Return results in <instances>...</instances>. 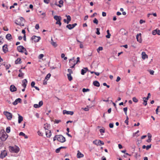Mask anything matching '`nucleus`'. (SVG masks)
<instances>
[{"label": "nucleus", "instance_id": "nucleus-1", "mask_svg": "<svg viewBox=\"0 0 160 160\" xmlns=\"http://www.w3.org/2000/svg\"><path fill=\"white\" fill-rule=\"evenodd\" d=\"M8 137V135L4 130H1L0 132V139L2 141H5Z\"/></svg>", "mask_w": 160, "mask_h": 160}, {"label": "nucleus", "instance_id": "nucleus-2", "mask_svg": "<svg viewBox=\"0 0 160 160\" xmlns=\"http://www.w3.org/2000/svg\"><path fill=\"white\" fill-rule=\"evenodd\" d=\"M57 140L59 142L63 143L65 142L66 139L62 135H57Z\"/></svg>", "mask_w": 160, "mask_h": 160}, {"label": "nucleus", "instance_id": "nucleus-3", "mask_svg": "<svg viewBox=\"0 0 160 160\" xmlns=\"http://www.w3.org/2000/svg\"><path fill=\"white\" fill-rule=\"evenodd\" d=\"M10 151L12 152L18 153L19 151V148L18 146H15L13 147H10Z\"/></svg>", "mask_w": 160, "mask_h": 160}, {"label": "nucleus", "instance_id": "nucleus-4", "mask_svg": "<svg viewBox=\"0 0 160 160\" xmlns=\"http://www.w3.org/2000/svg\"><path fill=\"white\" fill-rule=\"evenodd\" d=\"M3 114L7 117V119L8 120H11L12 119V115L11 113L8 111H4Z\"/></svg>", "mask_w": 160, "mask_h": 160}, {"label": "nucleus", "instance_id": "nucleus-5", "mask_svg": "<svg viewBox=\"0 0 160 160\" xmlns=\"http://www.w3.org/2000/svg\"><path fill=\"white\" fill-rule=\"evenodd\" d=\"M93 143L94 144L98 146H101L104 144V142L100 140H95L93 141Z\"/></svg>", "mask_w": 160, "mask_h": 160}, {"label": "nucleus", "instance_id": "nucleus-6", "mask_svg": "<svg viewBox=\"0 0 160 160\" xmlns=\"http://www.w3.org/2000/svg\"><path fill=\"white\" fill-rule=\"evenodd\" d=\"M17 50L19 52H24V51H26V48L20 45L17 47Z\"/></svg>", "mask_w": 160, "mask_h": 160}, {"label": "nucleus", "instance_id": "nucleus-7", "mask_svg": "<svg viewBox=\"0 0 160 160\" xmlns=\"http://www.w3.org/2000/svg\"><path fill=\"white\" fill-rule=\"evenodd\" d=\"M32 40H33L35 42H38L41 39L40 37H37L36 36H33L31 38Z\"/></svg>", "mask_w": 160, "mask_h": 160}, {"label": "nucleus", "instance_id": "nucleus-8", "mask_svg": "<svg viewBox=\"0 0 160 160\" xmlns=\"http://www.w3.org/2000/svg\"><path fill=\"white\" fill-rule=\"evenodd\" d=\"M136 39L137 41L139 42H142V40L141 38V33H139L137 35Z\"/></svg>", "mask_w": 160, "mask_h": 160}, {"label": "nucleus", "instance_id": "nucleus-9", "mask_svg": "<svg viewBox=\"0 0 160 160\" xmlns=\"http://www.w3.org/2000/svg\"><path fill=\"white\" fill-rule=\"evenodd\" d=\"M7 155V153L6 150H4L1 152L0 155V158H3Z\"/></svg>", "mask_w": 160, "mask_h": 160}, {"label": "nucleus", "instance_id": "nucleus-10", "mask_svg": "<svg viewBox=\"0 0 160 160\" xmlns=\"http://www.w3.org/2000/svg\"><path fill=\"white\" fill-rule=\"evenodd\" d=\"M73 113H74L73 111H67L66 110H63V114H67L72 115H73Z\"/></svg>", "mask_w": 160, "mask_h": 160}, {"label": "nucleus", "instance_id": "nucleus-11", "mask_svg": "<svg viewBox=\"0 0 160 160\" xmlns=\"http://www.w3.org/2000/svg\"><path fill=\"white\" fill-rule=\"evenodd\" d=\"M2 50L3 52L6 53L8 51V45L7 44H5L2 47Z\"/></svg>", "mask_w": 160, "mask_h": 160}, {"label": "nucleus", "instance_id": "nucleus-12", "mask_svg": "<svg viewBox=\"0 0 160 160\" xmlns=\"http://www.w3.org/2000/svg\"><path fill=\"white\" fill-rule=\"evenodd\" d=\"M27 82V80L26 79L22 80V85L24 88H26Z\"/></svg>", "mask_w": 160, "mask_h": 160}, {"label": "nucleus", "instance_id": "nucleus-13", "mask_svg": "<svg viewBox=\"0 0 160 160\" xmlns=\"http://www.w3.org/2000/svg\"><path fill=\"white\" fill-rule=\"evenodd\" d=\"M21 99L20 98H18L15 100L12 103L13 105H17L18 102H21Z\"/></svg>", "mask_w": 160, "mask_h": 160}, {"label": "nucleus", "instance_id": "nucleus-14", "mask_svg": "<svg viewBox=\"0 0 160 160\" xmlns=\"http://www.w3.org/2000/svg\"><path fill=\"white\" fill-rule=\"evenodd\" d=\"M88 71L87 68H84V69H82L81 70V74L82 75H84Z\"/></svg>", "mask_w": 160, "mask_h": 160}, {"label": "nucleus", "instance_id": "nucleus-15", "mask_svg": "<svg viewBox=\"0 0 160 160\" xmlns=\"http://www.w3.org/2000/svg\"><path fill=\"white\" fill-rule=\"evenodd\" d=\"M10 90L11 92H13L17 90V88L14 85H11L10 87Z\"/></svg>", "mask_w": 160, "mask_h": 160}, {"label": "nucleus", "instance_id": "nucleus-16", "mask_svg": "<svg viewBox=\"0 0 160 160\" xmlns=\"http://www.w3.org/2000/svg\"><path fill=\"white\" fill-rule=\"evenodd\" d=\"M143 99L144 101L143 104L144 106H146L147 104V101L148 100V97H144L143 98Z\"/></svg>", "mask_w": 160, "mask_h": 160}, {"label": "nucleus", "instance_id": "nucleus-17", "mask_svg": "<svg viewBox=\"0 0 160 160\" xmlns=\"http://www.w3.org/2000/svg\"><path fill=\"white\" fill-rule=\"evenodd\" d=\"M54 19L57 21H61L62 19V18L60 16H58L57 15H55L54 17Z\"/></svg>", "mask_w": 160, "mask_h": 160}, {"label": "nucleus", "instance_id": "nucleus-18", "mask_svg": "<svg viewBox=\"0 0 160 160\" xmlns=\"http://www.w3.org/2000/svg\"><path fill=\"white\" fill-rule=\"evenodd\" d=\"M78 152L77 154V157L78 158H82L83 157V155L79 152V151H78Z\"/></svg>", "mask_w": 160, "mask_h": 160}, {"label": "nucleus", "instance_id": "nucleus-19", "mask_svg": "<svg viewBox=\"0 0 160 160\" xmlns=\"http://www.w3.org/2000/svg\"><path fill=\"white\" fill-rule=\"evenodd\" d=\"M50 127V124L46 123L44 124V128L45 130H48V129H49Z\"/></svg>", "mask_w": 160, "mask_h": 160}, {"label": "nucleus", "instance_id": "nucleus-20", "mask_svg": "<svg viewBox=\"0 0 160 160\" xmlns=\"http://www.w3.org/2000/svg\"><path fill=\"white\" fill-rule=\"evenodd\" d=\"M18 122L19 123H20L23 120V117L21 116L20 115L18 114Z\"/></svg>", "mask_w": 160, "mask_h": 160}, {"label": "nucleus", "instance_id": "nucleus-21", "mask_svg": "<svg viewBox=\"0 0 160 160\" xmlns=\"http://www.w3.org/2000/svg\"><path fill=\"white\" fill-rule=\"evenodd\" d=\"M142 58L143 59H144L148 58V55H146L144 52H142Z\"/></svg>", "mask_w": 160, "mask_h": 160}, {"label": "nucleus", "instance_id": "nucleus-22", "mask_svg": "<svg viewBox=\"0 0 160 160\" xmlns=\"http://www.w3.org/2000/svg\"><path fill=\"white\" fill-rule=\"evenodd\" d=\"M93 85L95 86L99 87L100 86L99 83L97 81H95L93 82Z\"/></svg>", "mask_w": 160, "mask_h": 160}, {"label": "nucleus", "instance_id": "nucleus-23", "mask_svg": "<svg viewBox=\"0 0 160 160\" xmlns=\"http://www.w3.org/2000/svg\"><path fill=\"white\" fill-rule=\"evenodd\" d=\"M21 62V59L20 58H17L15 61V63L16 64H20Z\"/></svg>", "mask_w": 160, "mask_h": 160}, {"label": "nucleus", "instance_id": "nucleus-24", "mask_svg": "<svg viewBox=\"0 0 160 160\" xmlns=\"http://www.w3.org/2000/svg\"><path fill=\"white\" fill-rule=\"evenodd\" d=\"M6 38L8 40H10L12 38V35L11 34L8 33L6 36Z\"/></svg>", "mask_w": 160, "mask_h": 160}, {"label": "nucleus", "instance_id": "nucleus-25", "mask_svg": "<svg viewBox=\"0 0 160 160\" xmlns=\"http://www.w3.org/2000/svg\"><path fill=\"white\" fill-rule=\"evenodd\" d=\"M76 64L75 62H73V63H72V62H69V66H70V68H74L76 64Z\"/></svg>", "mask_w": 160, "mask_h": 160}, {"label": "nucleus", "instance_id": "nucleus-26", "mask_svg": "<svg viewBox=\"0 0 160 160\" xmlns=\"http://www.w3.org/2000/svg\"><path fill=\"white\" fill-rule=\"evenodd\" d=\"M46 135L47 137L50 138L51 136L52 135L51 131H49L48 132V131H46Z\"/></svg>", "mask_w": 160, "mask_h": 160}, {"label": "nucleus", "instance_id": "nucleus-27", "mask_svg": "<svg viewBox=\"0 0 160 160\" xmlns=\"http://www.w3.org/2000/svg\"><path fill=\"white\" fill-rule=\"evenodd\" d=\"M59 4L58 5V6L60 8H61L62 7L63 5V0H61L59 1Z\"/></svg>", "mask_w": 160, "mask_h": 160}, {"label": "nucleus", "instance_id": "nucleus-28", "mask_svg": "<svg viewBox=\"0 0 160 160\" xmlns=\"http://www.w3.org/2000/svg\"><path fill=\"white\" fill-rule=\"evenodd\" d=\"M67 75L68 79V80L69 81H71L72 79V76H71V74H67Z\"/></svg>", "mask_w": 160, "mask_h": 160}, {"label": "nucleus", "instance_id": "nucleus-29", "mask_svg": "<svg viewBox=\"0 0 160 160\" xmlns=\"http://www.w3.org/2000/svg\"><path fill=\"white\" fill-rule=\"evenodd\" d=\"M107 32L108 34V35H106V37L107 38H109L110 37L111 34L109 33V30H108L107 31Z\"/></svg>", "mask_w": 160, "mask_h": 160}, {"label": "nucleus", "instance_id": "nucleus-30", "mask_svg": "<svg viewBox=\"0 0 160 160\" xmlns=\"http://www.w3.org/2000/svg\"><path fill=\"white\" fill-rule=\"evenodd\" d=\"M3 65L5 66L7 70L11 66L10 64L7 65L5 62L3 63Z\"/></svg>", "mask_w": 160, "mask_h": 160}, {"label": "nucleus", "instance_id": "nucleus-31", "mask_svg": "<svg viewBox=\"0 0 160 160\" xmlns=\"http://www.w3.org/2000/svg\"><path fill=\"white\" fill-rule=\"evenodd\" d=\"M66 28H68L69 29L71 30L72 29V24H69L66 26Z\"/></svg>", "mask_w": 160, "mask_h": 160}, {"label": "nucleus", "instance_id": "nucleus-32", "mask_svg": "<svg viewBox=\"0 0 160 160\" xmlns=\"http://www.w3.org/2000/svg\"><path fill=\"white\" fill-rule=\"evenodd\" d=\"M51 76V74L49 73L47 74L45 77V79L48 80Z\"/></svg>", "mask_w": 160, "mask_h": 160}, {"label": "nucleus", "instance_id": "nucleus-33", "mask_svg": "<svg viewBox=\"0 0 160 160\" xmlns=\"http://www.w3.org/2000/svg\"><path fill=\"white\" fill-rule=\"evenodd\" d=\"M24 75V73L22 72H21L18 75V76L19 77L21 78H23V76Z\"/></svg>", "mask_w": 160, "mask_h": 160}, {"label": "nucleus", "instance_id": "nucleus-34", "mask_svg": "<svg viewBox=\"0 0 160 160\" xmlns=\"http://www.w3.org/2000/svg\"><path fill=\"white\" fill-rule=\"evenodd\" d=\"M66 16L67 17V20L68 22L69 23L70 22L71 20V18L70 16L69 15H66Z\"/></svg>", "mask_w": 160, "mask_h": 160}, {"label": "nucleus", "instance_id": "nucleus-35", "mask_svg": "<svg viewBox=\"0 0 160 160\" xmlns=\"http://www.w3.org/2000/svg\"><path fill=\"white\" fill-rule=\"evenodd\" d=\"M51 43L53 46L55 47H56L57 46V45L55 42H51Z\"/></svg>", "mask_w": 160, "mask_h": 160}, {"label": "nucleus", "instance_id": "nucleus-36", "mask_svg": "<svg viewBox=\"0 0 160 160\" xmlns=\"http://www.w3.org/2000/svg\"><path fill=\"white\" fill-rule=\"evenodd\" d=\"M6 132L7 133H9L10 132V127H8L6 129Z\"/></svg>", "mask_w": 160, "mask_h": 160}, {"label": "nucleus", "instance_id": "nucleus-37", "mask_svg": "<svg viewBox=\"0 0 160 160\" xmlns=\"http://www.w3.org/2000/svg\"><path fill=\"white\" fill-rule=\"evenodd\" d=\"M132 101L135 102H137L138 101V100L136 97H133L132 98Z\"/></svg>", "mask_w": 160, "mask_h": 160}, {"label": "nucleus", "instance_id": "nucleus-38", "mask_svg": "<svg viewBox=\"0 0 160 160\" xmlns=\"http://www.w3.org/2000/svg\"><path fill=\"white\" fill-rule=\"evenodd\" d=\"M15 23H16V24L21 26H24V24L23 23H22L21 22H19L18 23H16V21H15Z\"/></svg>", "mask_w": 160, "mask_h": 160}, {"label": "nucleus", "instance_id": "nucleus-39", "mask_svg": "<svg viewBox=\"0 0 160 160\" xmlns=\"http://www.w3.org/2000/svg\"><path fill=\"white\" fill-rule=\"evenodd\" d=\"M93 22L94 23L97 25L98 23V20L96 19V18H94L93 20Z\"/></svg>", "mask_w": 160, "mask_h": 160}, {"label": "nucleus", "instance_id": "nucleus-40", "mask_svg": "<svg viewBox=\"0 0 160 160\" xmlns=\"http://www.w3.org/2000/svg\"><path fill=\"white\" fill-rule=\"evenodd\" d=\"M103 49V48L102 47H99L97 49V52H99V51H102Z\"/></svg>", "mask_w": 160, "mask_h": 160}, {"label": "nucleus", "instance_id": "nucleus-41", "mask_svg": "<svg viewBox=\"0 0 160 160\" xmlns=\"http://www.w3.org/2000/svg\"><path fill=\"white\" fill-rule=\"evenodd\" d=\"M3 42V38L2 36L0 37V45L2 44Z\"/></svg>", "mask_w": 160, "mask_h": 160}, {"label": "nucleus", "instance_id": "nucleus-42", "mask_svg": "<svg viewBox=\"0 0 160 160\" xmlns=\"http://www.w3.org/2000/svg\"><path fill=\"white\" fill-rule=\"evenodd\" d=\"M123 111H124V112L125 113V114L126 115H127V110H128V108L127 107L124 108H123Z\"/></svg>", "mask_w": 160, "mask_h": 160}, {"label": "nucleus", "instance_id": "nucleus-43", "mask_svg": "<svg viewBox=\"0 0 160 160\" xmlns=\"http://www.w3.org/2000/svg\"><path fill=\"white\" fill-rule=\"evenodd\" d=\"M44 56V55L42 54H40L38 56V58L39 59H41Z\"/></svg>", "mask_w": 160, "mask_h": 160}, {"label": "nucleus", "instance_id": "nucleus-44", "mask_svg": "<svg viewBox=\"0 0 160 160\" xmlns=\"http://www.w3.org/2000/svg\"><path fill=\"white\" fill-rule=\"evenodd\" d=\"M90 91V90L89 89H86V88H83L82 89V92H87V91Z\"/></svg>", "mask_w": 160, "mask_h": 160}, {"label": "nucleus", "instance_id": "nucleus-45", "mask_svg": "<svg viewBox=\"0 0 160 160\" xmlns=\"http://www.w3.org/2000/svg\"><path fill=\"white\" fill-rule=\"evenodd\" d=\"M82 109H83L84 110L86 111H88L89 110V107L88 106L86 108H82Z\"/></svg>", "mask_w": 160, "mask_h": 160}, {"label": "nucleus", "instance_id": "nucleus-46", "mask_svg": "<svg viewBox=\"0 0 160 160\" xmlns=\"http://www.w3.org/2000/svg\"><path fill=\"white\" fill-rule=\"evenodd\" d=\"M68 72H69L68 74H71L73 73V72L72 69H68Z\"/></svg>", "mask_w": 160, "mask_h": 160}, {"label": "nucleus", "instance_id": "nucleus-47", "mask_svg": "<svg viewBox=\"0 0 160 160\" xmlns=\"http://www.w3.org/2000/svg\"><path fill=\"white\" fill-rule=\"evenodd\" d=\"M71 61H72L73 62H75V61L74 60V57H73L69 60V62H71Z\"/></svg>", "mask_w": 160, "mask_h": 160}, {"label": "nucleus", "instance_id": "nucleus-48", "mask_svg": "<svg viewBox=\"0 0 160 160\" xmlns=\"http://www.w3.org/2000/svg\"><path fill=\"white\" fill-rule=\"evenodd\" d=\"M97 32H96V33L98 35H99L100 34V32H99L100 31V29L99 28H97Z\"/></svg>", "mask_w": 160, "mask_h": 160}, {"label": "nucleus", "instance_id": "nucleus-49", "mask_svg": "<svg viewBox=\"0 0 160 160\" xmlns=\"http://www.w3.org/2000/svg\"><path fill=\"white\" fill-rule=\"evenodd\" d=\"M128 116H127L126 119L125 121V123H126L127 125H128Z\"/></svg>", "mask_w": 160, "mask_h": 160}, {"label": "nucleus", "instance_id": "nucleus-50", "mask_svg": "<svg viewBox=\"0 0 160 160\" xmlns=\"http://www.w3.org/2000/svg\"><path fill=\"white\" fill-rule=\"evenodd\" d=\"M56 24H59L60 26H61L62 24V23L61 22V21H57L56 22Z\"/></svg>", "mask_w": 160, "mask_h": 160}, {"label": "nucleus", "instance_id": "nucleus-51", "mask_svg": "<svg viewBox=\"0 0 160 160\" xmlns=\"http://www.w3.org/2000/svg\"><path fill=\"white\" fill-rule=\"evenodd\" d=\"M35 82H34V81L32 82L31 83V86L32 87V88L34 87H35L34 85H35Z\"/></svg>", "mask_w": 160, "mask_h": 160}, {"label": "nucleus", "instance_id": "nucleus-52", "mask_svg": "<svg viewBox=\"0 0 160 160\" xmlns=\"http://www.w3.org/2000/svg\"><path fill=\"white\" fill-rule=\"evenodd\" d=\"M151 144L150 145H147L146 147V149L147 150H148L149 149L151 148Z\"/></svg>", "mask_w": 160, "mask_h": 160}, {"label": "nucleus", "instance_id": "nucleus-53", "mask_svg": "<svg viewBox=\"0 0 160 160\" xmlns=\"http://www.w3.org/2000/svg\"><path fill=\"white\" fill-rule=\"evenodd\" d=\"M94 73L97 76H98L99 75V73L98 72H91V73Z\"/></svg>", "mask_w": 160, "mask_h": 160}, {"label": "nucleus", "instance_id": "nucleus-54", "mask_svg": "<svg viewBox=\"0 0 160 160\" xmlns=\"http://www.w3.org/2000/svg\"><path fill=\"white\" fill-rule=\"evenodd\" d=\"M39 28V25L38 24H37L35 26V28L36 29L38 30Z\"/></svg>", "mask_w": 160, "mask_h": 160}, {"label": "nucleus", "instance_id": "nucleus-55", "mask_svg": "<svg viewBox=\"0 0 160 160\" xmlns=\"http://www.w3.org/2000/svg\"><path fill=\"white\" fill-rule=\"evenodd\" d=\"M77 61H75L76 64H77L78 62H80V58L79 57H78L77 58Z\"/></svg>", "mask_w": 160, "mask_h": 160}, {"label": "nucleus", "instance_id": "nucleus-56", "mask_svg": "<svg viewBox=\"0 0 160 160\" xmlns=\"http://www.w3.org/2000/svg\"><path fill=\"white\" fill-rule=\"evenodd\" d=\"M43 105V102L42 101H40L39 102L38 106L40 107H41Z\"/></svg>", "mask_w": 160, "mask_h": 160}, {"label": "nucleus", "instance_id": "nucleus-57", "mask_svg": "<svg viewBox=\"0 0 160 160\" xmlns=\"http://www.w3.org/2000/svg\"><path fill=\"white\" fill-rule=\"evenodd\" d=\"M33 107L35 108H38L40 107V106H38V104H34L33 105Z\"/></svg>", "mask_w": 160, "mask_h": 160}, {"label": "nucleus", "instance_id": "nucleus-58", "mask_svg": "<svg viewBox=\"0 0 160 160\" xmlns=\"http://www.w3.org/2000/svg\"><path fill=\"white\" fill-rule=\"evenodd\" d=\"M100 133H104L105 132V130L101 128L99 130Z\"/></svg>", "mask_w": 160, "mask_h": 160}, {"label": "nucleus", "instance_id": "nucleus-59", "mask_svg": "<svg viewBox=\"0 0 160 160\" xmlns=\"http://www.w3.org/2000/svg\"><path fill=\"white\" fill-rule=\"evenodd\" d=\"M157 31L156 29L153 30L152 32V34L153 35H156L157 34V33H156L157 31Z\"/></svg>", "mask_w": 160, "mask_h": 160}, {"label": "nucleus", "instance_id": "nucleus-60", "mask_svg": "<svg viewBox=\"0 0 160 160\" xmlns=\"http://www.w3.org/2000/svg\"><path fill=\"white\" fill-rule=\"evenodd\" d=\"M60 150L61 149L59 148L56 150L55 152L57 153H59L60 152Z\"/></svg>", "mask_w": 160, "mask_h": 160}, {"label": "nucleus", "instance_id": "nucleus-61", "mask_svg": "<svg viewBox=\"0 0 160 160\" xmlns=\"http://www.w3.org/2000/svg\"><path fill=\"white\" fill-rule=\"evenodd\" d=\"M156 33H157V34L158 35H160V30H159V29H156Z\"/></svg>", "mask_w": 160, "mask_h": 160}, {"label": "nucleus", "instance_id": "nucleus-62", "mask_svg": "<svg viewBox=\"0 0 160 160\" xmlns=\"http://www.w3.org/2000/svg\"><path fill=\"white\" fill-rule=\"evenodd\" d=\"M38 133L39 136H42L43 133L42 132H40L39 131L38 132Z\"/></svg>", "mask_w": 160, "mask_h": 160}, {"label": "nucleus", "instance_id": "nucleus-63", "mask_svg": "<svg viewBox=\"0 0 160 160\" xmlns=\"http://www.w3.org/2000/svg\"><path fill=\"white\" fill-rule=\"evenodd\" d=\"M109 127L110 128H112L113 127V124L112 123H110L109 124Z\"/></svg>", "mask_w": 160, "mask_h": 160}, {"label": "nucleus", "instance_id": "nucleus-64", "mask_svg": "<svg viewBox=\"0 0 160 160\" xmlns=\"http://www.w3.org/2000/svg\"><path fill=\"white\" fill-rule=\"evenodd\" d=\"M154 72V71L152 70H150L149 71V72L151 75H153Z\"/></svg>", "mask_w": 160, "mask_h": 160}]
</instances>
